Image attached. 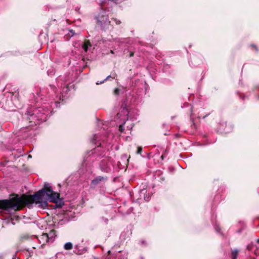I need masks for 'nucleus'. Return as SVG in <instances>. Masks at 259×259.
<instances>
[{"instance_id": "f257e3e1", "label": "nucleus", "mask_w": 259, "mask_h": 259, "mask_svg": "<svg viewBox=\"0 0 259 259\" xmlns=\"http://www.w3.org/2000/svg\"><path fill=\"white\" fill-rule=\"evenodd\" d=\"M59 199V194L54 192L50 185L46 183L43 188L32 196L23 195L19 196L16 195L10 199L0 201V209L6 211L18 210L22 209L25 206L29 207L34 202L38 203L39 207L45 209L48 206L47 201L57 203Z\"/></svg>"}, {"instance_id": "f03ea898", "label": "nucleus", "mask_w": 259, "mask_h": 259, "mask_svg": "<svg viewBox=\"0 0 259 259\" xmlns=\"http://www.w3.org/2000/svg\"><path fill=\"white\" fill-rule=\"evenodd\" d=\"M51 110L50 108H49L46 105H43L41 107L36 109H28L26 114L30 116L29 119L37 120V121H34V123L36 124L39 123V122L45 121Z\"/></svg>"}, {"instance_id": "7ed1b4c3", "label": "nucleus", "mask_w": 259, "mask_h": 259, "mask_svg": "<svg viewBox=\"0 0 259 259\" xmlns=\"http://www.w3.org/2000/svg\"><path fill=\"white\" fill-rule=\"evenodd\" d=\"M101 10L98 16L96 17L97 24L103 29H108L110 25V21L108 19V15L104 7H101Z\"/></svg>"}, {"instance_id": "20e7f679", "label": "nucleus", "mask_w": 259, "mask_h": 259, "mask_svg": "<svg viewBox=\"0 0 259 259\" xmlns=\"http://www.w3.org/2000/svg\"><path fill=\"white\" fill-rule=\"evenodd\" d=\"M100 167L102 171L109 172L112 170L113 166L110 160L104 159L100 163Z\"/></svg>"}, {"instance_id": "39448f33", "label": "nucleus", "mask_w": 259, "mask_h": 259, "mask_svg": "<svg viewBox=\"0 0 259 259\" xmlns=\"http://www.w3.org/2000/svg\"><path fill=\"white\" fill-rule=\"evenodd\" d=\"M33 239H36L38 241L39 243L41 244V246L43 247V246L46 244L47 243H50L48 240V236L47 233H43L39 237L33 236Z\"/></svg>"}, {"instance_id": "423d86ee", "label": "nucleus", "mask_w": 259, "mask_h": 259, "mask_svg": "<svg viewBox=\"0 0 259 259\" xmlns=\"http://www.w3.org/2000/svg\"><path fill=\"white\" fill-rule=\"evenodd\" d=\"M106 180V178H105L103 177H101V176L97 177L95 179H94V180H93L92 181L91 185L92 186H96L97 184H98L100 182L105 181Z\"/></svg>"}, {"instance_id": "0eeeda50", "label": "nucleus", "mask_w": 259, "mask_h": 259, "mask_svg": "<svg viewBox=\"0 0 259 259\" xmlns=\"http://www.w3.org/2000/svg\"><path fill=\"white\" fill-rule=\"evenodd\" d=\"M111 1L113 2L116 4L121 3L122 0H99L98 3L101 6V7H104V5L106 4L107 2Z\"/></svg>"}, {"instance_id": "6e6552de", "label": "nucleus", "mask_w": 259, "mask_h": 259, "mask_svg": "<svg viewBox=\"0 0 259 259\" xmlns=\"http://www.w3.org/2000/svg\"><path fill=\"white\" fill-rule=\"evenodd\" d=\"M47 236H48V240L49 242H53L55 240V237L56 236L55 231L52 230L49 232V234H47Z\"/></svg>"}, {"instance_id": "1a4fd4ad", "label": "nucleus", "mask_w": 259, "mask_h": 259, "mask_svg": "<svg viewBox=\"0 0 259 259\" xmlns=\"http://www.w3.org/2000/svg\"><path fill=\"white\" fill-rule=\"evenodd\" d=\"M117 75L115 73H112L111 75L108 76L103 81H101L100 83L97 82L96 83L97 84H101L103 83L105 80H109L110 78L111 79H115Z\"/></svg>"}, {"instance_id": "9d476101", "label": "nucleus", "mask_w": 259, "mask_h": 259, "mask_svg": "<svg viewBox=\"0 0 259 259\" xmlns=\"http://www.w3.org/2000/svg\"><path fill=\"white\" fill-rule=\"evenodd\" d=\"M91 47V44L89 40H85L84 42V44L82 45V49L85 52H87L88 50L89 47Z\"/></svg>"}, {"instance_id": "9b49d317", "label": "nucleus", "mask_w": 259, "mask_h": 259, "mask_svg": "<svg viewBox=\"0 0 259 259\" xmlns=\"http://www.w3.org/2000/svg\"><path fill=\"white\" fill-rule=\"evenodd\" d=\"M72 244L70 242H67L64 244V248L65 250H70L72 248Z\"/></svg>"}, {"instance_id": "f8f14e48", "label": "nucleus", "mask_w": 259, "mask_h": 259, "mask_svg": "<svg viewBox=\"0 0 259 259\" xmlns=\"http://www.w3.org/2000/svg\"><path fill=\"white\" fill-rule=\"evenodd\" d=\"M238 251L237 249H235L232 252L231 257L232 259H236L238 255Z\"/></svg>"}, {"instance_id": "ddd939ff", "label": "nucleus", "mask_w": 259, "mask_h": 259, "mask_svg": "<svg viewBox=\"0 0 259 259\" xmlns=\"http://www.w3.org/2000/svg\"><path fill=\"white\" fill-rule=\"evenodd\" d=\"M50 88L52 91L55 94V96L56 97H57V95H56V88L54 85H50Z\"/></svg>"}, {"instance_id": "4468645a", "label": "nucleus", "mask_w": 259, "mask_h": 259, "mask_svg": "<svg viewBox=\"0 0 259 259\" xmlns=\"http://www.w3.org/2000/svg\"><path fill=\"white\" fill-rule=\"evenodd\" d=\"M142 151V147H138V149H137V154H141Z\"/></svg>"}, {"instance_id": "2eb2a0df", "label": "nucleus", "mask_w": 259, "mask_h": 259, "mask_svg": "<svg viewBox=\"0 0 259 259\" xmlns=\"http://www.w3.org/2000/svg\"><path fill=\"white\" fill-rule=\"evenodd\" d=\"M70 37L72 36L74 34V32L73 30H70L68 34Z\"/></svg>"}, {"instance_id": "dca6fc26", "label": "nucleus", "mask_w": 259, "mask_h": 259, "mask_svg": "<svg viewBox=\"0 0 259 259\" xmlns=\"http://www.w3.org/2000/svg\"><path fill=\"white\" fill-rule=\"evenodd\" d=\"M119 131L121 132H123L124 131L123 124H121L119 127Z\"/></svg>"}, {"instance_id": "f3484780", "label": "nucleus", "mask_w": 259, "mask_h": 259, "mask_svg": "<svg viewBox=\"0 0 259 259\" xmlns=\"http://www.w3.org/2000/svg\"><path fill=\"white\" fill-rule=\"evenodd\" d=\"M113 21H114L116 24H119L121 23V21L116 19H113Z\"/></svg>"}, {"instance_id": "a211bd4d", "label": "nucleus", "mask_w": 259, "mask_h": 259, "mask_svg": "<svg viewBox=\"0 0 259 259\" xmlns=\"http://www.w3.org/2000/svg\"><path fill=\"white\" fill-rule=\"evenodd\" d=\"M114 93L115 95H118L119 93V89H115L114 91Z\"/></svg>"}, {"instance_id": "6ab92c4d", "label": "nucleus", "mask_w": 259, "mask_h": 259, "mask_svg": "<svg viewBox=\"0 0 259 259\" xmlns=\"http://www.w3.org/2000/svg\"><path fill=\"white\" fill-rule=\"evenodd\" d=\"M256 250H255L254 251V253L255 254L257 255L258 254H259V252L257 251V248H259V246H256Z\"/></svg>"}, {"instance_id": "aec40b11", "label": "nucleus", "mask_w": 259, "mask_h": 259, "mask_svg": "<svg viewBox=\"0 0 259 259\" xmlns=\"http://www.w3.org/2000/svg\"><path fill=\"white\" fill-rule=\"evenodd\" d=\"M48 75H52L54 74V72L53 70H52V71H50V72H49V71H48Z\"/></svg>"}, {"instance_id": "412c9836", "label": "nucleus", "mask_w": 259, "mask_h": 259, "mask_svg": "<svg viewBox=\"0 0 259 259\" xmlns=\"http://www.w3.org/2000/svg\"><path fill=\"white\" fill-rule=\"evenodd\" d=\"M93 140H94V141L97 140V136L96 135H94Z\"/></svg>"}, {"instance_id": "4be33fe9", "label": "nucleus", "mask_w": 259, "mask_h": 259, "mask_svg": "<svg viewBox=\"0 0 259 259\" xmlns=\"http://www.w3.org/2000/svg\"><path fill=\"white\" fill-rule=\"evenodd\" d=\"M247 248H248V249H249V250H251V247H250V245H248V246H247Z\"/></svg>"}, {"instance_id": "5701e85b", "label": "nucleus", "mask_w": 259, "mask_h": 259, "mask_svg": "<svg viewBox=\"0 0 259 259\" xmlns=\"http://www.w3.org/2000/svg\"><path fill=\"white\" fill-rule=\"evenodd\" d=\"M133 56V53H131V55H130V56L131 57V56Z\"/></svg>"}, {"instance_id": "b1692460", "label": "nucleus", "mask_w": 259, "mask_h": 259, "mask_svg": "<svg viewBox=\"0 0 259 259\" xmlns=\"http://www.w3.org/2000/svg\"><path fill=\"white\" fill-rule=\"evenodd\" d=\"M52 98L53 100H55V98H54V97L53 95H52Z\"/></svg>"}, {"instance_id": "393cba45", "label": "nucleus", "mask_w": 259, "mask_h": 259, "mask_svg": "<svg viewBox=\"0 0 259 259\" xmlns=\"http://www.w3.org/2000/svg\"><path fill=\"white\" fill-rule=\"evenodd\" d=\"M257 243L259 244V238L257 240Z\"/></svg>"}, {"instance_id": "a878e982", "label": "nucleus", "mask_w": 259, "mask_h": 259, "mask_svg": "<svg viewBox=\"0 0 259 259\" xmlns=\"http://www.w3.org/2000/svg\"><path fill=\"white\" fill-rule=\"evenodd\" d=\"M163 157H164V156H163V155H162L161 156V158H162V159H163Z\"/></svg>"}, {"instance_id": "bb28decb", "label": "nucleus", "mask_w": 259, "mask_h": 259, "mask_svg": "<svg viewBox=\"0 0 259 259\" xmlns=\"http://www.w3.org/2000/svg\"><path fill=\"white\" fill-rule=\"evenodd\" d=\"M144 199H145L146 200H147V201H148V199H146V197H144Z\"/></svg>"}, {"instance_id": "cd10ccee", "label": "nucleus", "mask_w": 259, "mask_h": 259, "mask_svg": "<svg viewBox=\"0 0 259 259\" xmlns=\"http://www.w3.org/2000/svg\"><path fill=\"white\" fill-rule=\"evenodd\" d=\"M31 120H31V122H32V120H34V121H37V120H33V119H31Z\"/></svg>"}, {"instance_id": "c85d7f7f", "label": "nucleus", "mask_w": 259, "mask_h": 259, "mask_svg": "<svg viewBox=\"0 0 259 259\" xmlns=\"http://www.w3.org/2000/svg\"><path fill=\"white\" fill-rule=\"evenodd\" d=\"M28 157L31 158V156L30 155H29L28 156Z\"/></svg>"}, {"instance_id": "c756f323", "label": "nucleus", "mask_w": 259, "mask_h": 259, "mask_svg": "<svg viewBox=\"0 0 259 259\" xmlns=\"http://www.w3.org/2000/svg\"><path fill=\"white\" fill-rule=\"evenodd\" d=\"M252 46L256 48L255 46L252 45Z\"/></svg>"}, {"instance_id": "7c9ffc66", "label": "nucleus", "mask_w": 259, "mask_h": 259, "mask_svg": "<svg viewBox=\"0 0 259 259\" xmlns=\"http://www.w3.org/2000/svg\"><path fill=\"white\" fill-rule=\"evenodd\" d=\"M96 141H93V142H95V144H96V142H95Z\"/></svg>"}]
</instances>
